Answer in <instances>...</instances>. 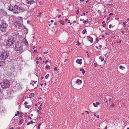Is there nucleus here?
<instances>
[{
  "label": "nucleus",
  "instance_id": "obj_1",
  "mask_svg": "<svg viewBox=\"0 0 129 129\" xmlns=\"http://www.w3.org/2000/svg\"><path fill=\"white\" fill-rule=\"evenodd\" d=\"M23 44V43L21 42L18 41L16 42L15 44V50L16 51H20L21 52H23L22 49Z\"/></svg>",
  "mask_w": 129,
  "mask_h": 129
},
{
  "label": "nucleus",
  "instance_id": "obj_2",
  "mask_svg": "<svg viewBox=\"0 0 129 129\" xmlns=\"http://www.w3.org/2000/svg\"><path fill=\"white\" fill-rule=\"evenodd\" d=\"M16 39L12 36H10L8 37V40L6 42V45L7 46H11L15 42Z\"/></svg>",
  "mask_w": 129,
  "mask_h": 129
},
{
  "label": "nucleus",
  "instance_id": "obj_3",
  "mask_svg": "<svg viewBox=\"0 0 129 129\" xmlns=\"http://www.w3.org/2000/svg\"><path fill=\"white\" fill-rule=\"evenodd\" d=\"M0 58L2 60H4L8 57L9 55V51H2L0 53Z\"/></svg>",
  "mask_w": 129,
  "mask_h": 129
},
{
  "label": "nucleus",
  "instance_id": "obj_4",
  "mask_svg": "<svg viewBox=\"0 0 129 129\" xmlns=\"http://www.w3.org/2000/svg\"><path fill=\"white\" fill-rule=\"evenodd\" d=\"M0 84L2 88L4 89L6 88L7 87H9L10 86V82L6 80H4Z\"/></svg>",
  "mask_w": 129,
  "mask_h": 129
},
{
  "label": "nucleus",
  "instance_id": "obj_5",
  "mask_svg": "<svg viewBox=\"0 0 129 129\" xmlns=\"http://www.w3.org/2000/svg\"><path fill=\"white\" fill-rule=\"evenodd\" d=\"M7 26L8 24L6 23V21L3 20H2L1 23V24L0 29L2 31H4Z\"/></svg>",
  "mask_w": 129,
  "mask_h": 129
},
{
  "label": "nucleus",
  "instance_id": "obj_6",
  "mask_svg": "<svg viewBox=\"0 0 129 129\" xmlns=\"http://www.w3.org/2000/svg\"><path fill=\"white\" fill-rule=\"evenodd\" d=\"M14 24L15 27H18L19 29H21L22 27L21 23L19 22L18 21H16L14 23Z\"/></svg>",
  "mask_w": 129,
  "mask_h": 129
},
{
  "label": "nucleus",
  "instance_id": "obj_7",
  "mask_svg": "<svg viewBox=\"0 0 129 129\" xmlns=\"http://www.w3.org/2000/svg\"><path fill=\"white\" fill-rule=\"evenodd\" d=\"M8 9L9 11H14L15 9L14 7L12 5H9L8 7Z\"/></svg>",
  "mask_w": 129,
  "mask_h": 129
},
{
  "label": "nucleus",
  "instance_id": "obj_8",
  "mask_svg": "<svg viewBox=\"0 0 129 129\" xmlns=\"http://www.w3.org/2000/svg\"><path fill=\"white\" fill-rule=\"evenodd\" d=\"M26 1V2L27 4L30 5H31L34 3V2L33 0H25Z\"/></svg>",
  "mask_w": 129,
  "mask_h": 129
},
{
  "label": "nucleus",
  "instance_id": "obj_9",
  "mask_svg": "<svg viewBox=\"0 0 129 129\" xmlns=\"http://www.w3.org/2000/svg\"><path fill=\"white\" fill-rule=\"evenodd\" d=\"M25 9L23 8L22 7H19L18 11H20V12H23L25 11Z\"/></svg>",
  "mask_w": 129,
  "mask_h": 129
},
{
  "label": "nucleus",
  "instance_id": "obj_10",
  "mask_svg": "<svg viewBox=\"0 0 129 129\" xmlns=\"http://www.w3.org/2000/svg\"><path fill=\"white\" fill-rule=\"evenodd\" d=\"M88 40L90 42L92 43L93 42V39L92 37H90L89 36H87V37Z\"/></svg>",
  "mask_w": 129,
  "mask_h": 129
},
{
  "label": "nucleus",
  "instance_id": "obj_11",
  "mask_svg": "<svg viewBox=\"0 0 129 129\" xmlns=\"http://www.w3.org/2000/svg\"><path fill=\"white\" fill-rule=\"evenodd\" d=\"M0 11H1L2 13L3 14L6 15L7 14V12L6 11H5L3 9H0Z\"/></svg>",
  "mask_w": 129,
  "mask_h": 129
},
{
  "label": "nucleus",
  "instance_id": "obj_12",
  "mask_svg": "<svg viewBox=\"0 0 129 129\" xmlns=\"http://www.w3.org/2000/svg\"><path fill=\"white\" fill-rule=\"evenodd\" d=\"M82 59H77L76 61V62L78 64H81L82 63Z\"/></svg>",
  "mask_w": 129,
  "mask_h": 129
},
{
  "label": "nucleus",
  "instance_id": "obj_13",
  "mask_svg": "<svg viewBox=\"0 0 129 129\" xmlns=\"http://www.w3.org/2000/svg\"><path fill=\"white\" fill-rule=\"evenodd\" d=\"M23 119H21L19 121V125H21L22 122H23Z\"/></svg>",
  "mask_w": 129,
  "mask_h": 129
},
{
  "label": "nucleus",
  "instance_id": "obj_14",
  "mask_svg": "<svg viewBox=\"0 0 129 129\" xmlns=\"http://www.w3.org/2000/svg\"><path fill=\"white\" fill-rule=\"evenodd\" d=\"M5 63L3 61H0V67L2 66L3 65H4V64Z\"/></svg>",
  "mask_w": 129,
  "mask_h": 129
},
{
  "label": "nucleus",
  "instance_id": "obj_15",
  "mask_svg": "<svg viewBox=\"0 0 129 129\" xmlns=\"http://www.w3.org/2000/svg\"><path fill=\"white\" fill-rule=\"evenodd\" d=\"M19 6H17L16 5H15L14 6V8L15 9H17L18 10L19 8Z\"/></svg>",
  "mask_w": 129,
  "mask_h": 129
},
{
  "label": "nucleus",
  "instance_id": "obj_16",
  "mask_svg": "<svg viewBox=\"0 0 129 129\" xmlns=\"http://www.w3.org/2000/svg\"><path fill=\"white\" fill-rule=\"evenodd\" d=\"M79 82H80V83H81L82 82V81L81 80H80L79 79H78L76 81V83H78Z\"/></svg>",
  "mask_w": 129,
  "mask_h": 129
},
{
  "label": "nucleus",
  "instance_id": "obj_17",
  "mask_svg": "<svg viewBox=\"0 0 129 129\" xmlns=\"http://www.w3.org/2000/svg\"><path fill=\"white\" fill-rule=\"evenodd\" d=\"M80 71L82 72V74H84L85 73V71L84 70V69H83L81 68L80 69Z\"/></svg>",
  "mask_w": 129,
  "mask_h": 129
},
{
  "label": "nucleus",
  "instance_id": "obj_18",
  "mask_svg": "<svg viewBox=\"0 0 129 129\" xmlns=\"http://www.w3.org/2000/svg\"><path fill=\"white\" fill-rule=\"evenodd\" d=\"M18 19H19L20 20H21L22 22L23 21V18L21 16H18Z\"/></svg>",
  "mask_w": 129,
  "mask_h": 129
},
{
  "label": "nucleus",
  "instance_id": "obj_19",
  "mask_svg": "<svg viewBox=\"0 0 129 129\" xmlns=\"http://www.w3.org/2000/svg\"><path fill=\"white\" fill-rule=\"evenodd\" d=\"M30 98H32L34 96V94L33 93H31L29 95Z\"/></svg>",
  "mask_w": 129,
  "mask_h": 129
},
{
  "label": "nucleus",
  "instance_id": "obj_20",
  "mask_svg": "<svg viewBox=\"0 0 129 129\" xmlns=\"http://www.w3.org/2000/svg\"><path fill=\"white\" fill-rule=\"evenodd\" d=\"M10 70H11L14 72L15 70V68L13 67L11 68L10 69Z\"/></svg>",
  "mask_w": 129,
  "mask_h": 129
},
{
  "label": "nucleus",
  "instance_id": "obj_21",
  "mask_svg": "<svg viewBox=\"0 0 129 129\" xmlns=\"http://www.w3.org/2000/svg\"><path fill=\"white\" fill-rule=\"evenodd\" d=\"M99 59L101 60V61H103L104 60V58L101 56H100Z\"/></svg>",
  "mask_w": 129,
  "mask_h": 129
},
{
  "label": "nucleus",
  "instance_id": "obj_22",
  "mask_svg": "<svg viewBox=\"0 0 129 129\" xmlns=\"http://www.w3.org/2000/svg\"><path fill=\"white\" fill-rule=\"evenodd\" d=\"M23 28L24 29H25V30L26 31V32H28V29L27 28H26V27L25 26H24V27Z\"/></svg>",
  "mask_w": 129,
  "mask_h": 129
},
{
  "label": "nucleus",
  "instance_id": "obj_23",
  "mask_svg": "<svg viewBox=\"0 0 129 129\" xmlns=\"http://www.w3.org/2000/svg\"><path fill=\"white\" fill-rule=\"evenodd\" d=\"M59 22L62 25H63L64 24V21L62 20H60Z\"/></svg>",
  "mask_w": 129,
  "mask_h": 129
},
{
  "label": "nucleus",
  "instance_id": "obj_24",
  "mask_svg": "<svg viewBox=\"0 0 129 129\" xmlns=\"http://www.w3.org/2000/svg\"><path fill=\"white\" fill-rule=\"evenodd\" d=\"M119 68L120 69H122V70H123V69H125V68L124 67H123V66H119Z\"/></svg>",
  "mask_w": 129,
  "mask_h": 129
},
{
  "label": "nucleus",
  "instance_id": "obj_25",
  "mask_svg": "<svg viewBox=\"0 0 129 129\" xmlns=\"http://www.w3.org/2000/svg\"><path fill=\"white\" fill-rule=\"evenodd\" d=\"M25 44L26 46H27V45H28L27 41L26 40H25Z\"/></svg>",
  "mask_w": 129,
  "mask_h": 129
},
{
  "label": "nucleus",
  "instance_id": "obj_26",
  "mask_svg": "<svg viewBox=\"0 0 129 129\" xmlns=\"http://www.w3.org/2000/svg\"><path fill=\"white\" fill-rule=\"evenodd\" d=\"M13 13V14L14 13V14H18L19 13V12H16V11H15V12H14Z\"/></svg>",
  "mask_w": 129,
  "mask_h": 129
},
{
  "label": "nucleus",
  "instance_id": "obj_27",
  "mask_svg": "<svg viewBox=\"0 0 129 129\" xmlns=\"http://www.w3.org/2000/svg\"><path fill=\"white\" fill-rule=\"evenodd\" d=\"M97 63H95L94 64V66L95 67H96L97 65Z\"/></svg>",
  "mask_w": 129,
  "mask_h": 129
},
{
  "label": "nucleus",
  "instance_id": "obj_28",
  "mask_svg": "<svg viewBox=\"0 0 129 129\" xmlns=\"http://www.w3.org/2000/svg\"><path fill=\"white\" fill-rule=\"evenodd\" d=\"M77 43L78 45H80L81 44V43H79L78 41L77 42Z\"/></svg>",
  "mask_w": 129,
  "mask_h": 129
},
{
  "label": "nucleus",
  "instance_id": "obj_29",
  "mask_svg": "<svg viewBox=\"0 0 129 129\" xmlns=\"http://www.w3.org/2000/svg\"><path fill=\"white\" fill-rule=\"evenodd\" d=\"M86 29L85 28L84 30H83V31L82 32H86Z\"/></svg>",
  "mask_w": 129,
  "mask_h": 129
},
{
  "label": "nucleus",
  "instance_id": "obj_30",
  "mask_svg": "<svg viewBox=\"0 0 129 129\" xmlns=\"http://www.w3.org/2000/svg\"><path fill=\"white\" fill-rule=\"evenodd\" d=\"M49 68V66L48 65L46 66V68L47 69Z\"/></svg>",
  "mask_w": 129,
  "mask_h": 129
},
{
  "label": "nucleus",
  "instance_id": "obj_31",
  "mask_svg": "<svg viewBox=\"0 0 129 129\" xmlns=\"http://www.w3.org/2000/svg\"><path fill=\"white\" fill-rule=\"evenodd\" d=\"M79 9H78L77 10V12H76V14H79Z\"/></svg>",
  "mask_w": 129,
  "mask_h": 129
},
{
  "label": "nucleus",
  "instance_id": "obj_32",
  "mask_svg": "<svg viewBox=\"0 0 129 129\" xmlns=\"http://www.w3.org/2000/svg\"><path fill=\"white\" fill-rule=\"evenodd\" d=\"M37 50H34L33 52L35 53H37Z\"/></svg>",
  "mask_w": 129,
  "mask_h": 129
},
{
  "label": "nucleus",
  "instance_id": "obj_33",
  "mask_svg": "<svg viewBox=\"0 0 129 129\" xmlns=\"http://www.w3.org/2000/svg\"><path fill=\"white\" fill-rule=\"evenodd\" d=\"M111 106L113 107H114L115 106L114 104L113 103H112L111 104Z\"/></svg>",
  "mask_w": 129,
  "mask_h": 129
},
{
  "label": "nucleus",
  "instance_id": "obj_34",
  "mask_svg": "<svg viewBox=\"0 0 129 129\" xmlns=\"http://www.w3.org/2000/svg\"><path fill=\"white\" fill-rule=\"evenodd\" d=\"M114 15V14L112 13H111L109 14V16H110L111 15Z\"/></svg>",
  "mask_w": 129,
  "mask_h": 129
},
{
  "label": "nucleus",
  "instance_id": "obj_35",
  "mask_svg": "<svg viewBox=\"0 0 129 129\" xmlns=\"http://www.w3.org/2000/svg\"><path fill=\"white\" fill-rule=\"evenodd\" d=\"M96 40L97 41V43L99 41V40L98 39V38H96Z\"/></svg>",
  "mask_w": 129,
  "mask_h": 129
},
{
  "label": "nucleus",
  "instance_id": "obj_36",
  "mask_svg": "<svg viewBox=\"0 0 129 129\" xmlns=\"http://www.w3.org/2000/svg\"><path fill=\"white\" fill-rule=\"evenodd\" d=\"M93 105L95 107H97L96 105H95L94 103H93Z\"/></svg>",
  "mask_w": 129,
  "mask_h": 129
},
{
  "label": "nucleus",
  "instance_id": "obj_37",
  "mask_svg": "<svg viewBox=\"0 0 129 129\" xmlns=\"http://www.w3.org/2000/svg\"><path fill=\"white\" fill-rule=\"evenodd\" d=\"M30 123L32 124L33 123H35V122H33L32 120H31L30 121Z\"/></svg>",
  "mask_w": 129,
  "mask_h": 129
},
{
  "label": "nucleus",
  "instance_id": "obj_38",
  "mask_svg": "<svg viewBox=\"0 0 129 129\" xmlns=\"http://www.w3.org/2000/svg\"><path fill=\"white\" fill-rule=\"evenodd\" d=\"M57 68L56 67H55L54 68V69L55 71H56L57 70Z\"/></svg>",
  "mask_w": 129,
  "mask_h": 129
},
{
  "label": "nucleus",
  "instance_id": "obj_39",
  "mask_svg": "<svg viewBox=\"0 0 129 129\" xmlns=\"http://www.w3.org/2000/svg\"><path fill=\"white\" fill-rule=\"evenodd\" d=\"M28 103H27V102H25L24 103V105H27V104Z\"/></svg>",
  "mask_w": 129,
  "mask_h": 129
},
{
  "label": "nucleus",
  "instance_id": "obj_40",
  "mask_svg": "<svg viewBox=\"0 0 129 129\" xmlns=\"http://www.w3.org/2000/svg\"><path fill=\"white\" fill-rule=\"evenodd\" d=\"M39 4H40V5H41L42 4V2L41 1L39 2Z\"/></svg>",
  "mask_w": 129,
  "mask_h": 129
},
{
  "label": "nucleus",
  "instance_id": "obj_41",
  "mask_svg": "<svg viewBox=\"0 0 129 129\" xmlns=\"http://www.w3.org/2000/svg\"><path fill=\"white\" fill-rule=\"evenodd\" d=\"M102 37L104 39H105L106 38L105 36L104 35H102Z\"/></svg>",
  "mask_w": 129,
  "mask_h": 129
},
{
  "label": "nucleus",
  "instance_id": "obj_42",
  "mask_svg": "<svg viewBox=\"0 0 129 129\" xmlns=\"http://www.w3.org/2000/svg\"><path fill=\"white\" fill-rule=\"evenodd\" d=\"M96 105H99L100 103L98 102H97L96 103Z\"/></svg>",
  "mask_w": 129,
  "mask_h": 129
},
{
  "label": "nucleus",
  "instance_id": "obj_43",
  "mask_svg": "<svg viewBox=\"0 0 129 129\" xmlns=\"http://www.w3.org/2000/svg\"><path fill=\"white\" fill-rule=\"evenodd\" d=\"M83 22L85 24L86 23V22H87V21L86 20H84V21H83Z\"/></svg>",
  "mask_w": 129,
  "mask_h": 129
},
{
  "label": "nucleus",
  "instance_id": "obj_44",
  "mask_svg": "<svg viewBox=\"0 0 129 129\" xmlns=\"http://www.w3.org/2000/svg\"><path fill=\"white\" fill-rule=\"evenodd\" d=\"M108 5H109L110 6H112L113 5V4H108Z\"/></svg>",
  "mask_w": 129,
  "mask_h": 129
},
{
  "label": "nucleus",
  "instance_id": "obj_45",
  "mask_svg": "<svg viewBox=\"0 0 129 129\" xmlns=\"http://www.w3.org/2000/svg\"><path fill=\"white\" fill-rule=\"evenodd\" d=\"M106 24H103V27H105L106 26Z\"/></svg>",
  "mask_w": 129,
  "mask_h": 129
},
{
  "label": "nucleus",
  "instance_id": "obj_46",
  "mask_svg": "<svg viewBox=\"0 0 129 129\" xmlns=\"http://www.w3.org/2000/svg\"><path fill=\"white\" fill-rule=\"evenodd\" d=\"M123 24L124 25V27H125V25L126 24V23L125 22H124L123 23Z\"/></svg>",
  "mask_w": 129,
  "mask_h": 129
},
{
  "label": "nucleus",
  "instance_id": "obj_47",
  "mask_svg": "<svg viewBox=\"0 0 129 129\" xmlns=\"http://www.w3.org/2000/svg\"><path fill=\"white\" fill-rule=\"evenodd\" d=\"M28 118H30V119H32V118H31L30 117V115H29L28 116Z\"/></svg>",
  "mask_w": 129,
  "mask_h": 129
},
{
  "label": "nucleus",
  "instance_id": "obj_48",
  "mask_svg": "<svg viewBox=\"0 0 129 129\" xmlns=\"http://www.w3.org/2000/svg\"><path fill=\"white\" fill-rule=\"evenodd\" d=\"M48 60H46L45 62V64H46L47 63V62H48Z\"/></svg>",
  "mask_w": 129,
  "mask_h": 129
},
{
  "label": "nucleus",
  "instance_id": "obj_49",
  "mask_svg": "<svg viewBox=\"0 0 129 129\" xmlns=\"http://www.w3.org/2000/svg\"><path fill=\"white\" fill-rule=\"evenodd\" d=\"M19 113H20V112L19 111H17V114L18 115L19 114Z\"/></svg>",
  "mask_w": 129,
  "mask_h": 129
},
{
  "label": "nucleus",
  "instance_id": "obj_50",
  "mask_svg": "<svg viewBox=\"0 0 129 129\" xmlns=\"http://www.w3.org/2000/svg\"><path fill=\"white\" fill-rule=\"evenodd\" d=\"M61 16V15H59L58 16V18H59Z\"/></svg>",
  "mask_w": 129,
  "mask_h": 129
},
{
  "label": "nucleus",
  "instance_id": "obj_51",
  "mask_svg": "<svg viewBox=\"0 0 129 129\" xmlns=\"http://www.w3.org/2000/svg\"><path fill=\"white\" fill-rule=\"evenodd\" d=\"M30 124V122H28L27 123V125H28Z\"/></svg>",
  "mask_w": 129,
  "mask_h": 129
},
{
  "label": "nucleus",
  "instance_id": "obj_52",
  "mask_svg": "<svg viewBox=\"0 0 129 129\" xmlns=\"http://www.w3.org/2000/svg\"><path fill=\"white\" fill-rule=\"evenodd\" d=\"M33 82H34V83L35 84V83H36L37 82V81H33Z\"/></svg>",
  "mask_w": 129,
  "mask_h": 129
},
{
  "label": "nucleus",
  "instance_id": "obj_53",
  "mask_svg": "<svg viewBox=\"0 0 129 129\" xmlns=\"http://www.w3.org/2000/svg\"><path fill=\"white\" fill-rule=\"evenodd\" d=\"M48 52V51H46L44 52V54H46Z\"/></svg>",
  "mask_w": 129,
  "mask_h": 129
},
{
  "label": "nucleus",
  "instance_id": "obj_54",
  "mask_svg": "<svg viewBox=\"0 0 129 129\" xmlns=\"http://www.w3.org/2000/svg\"><path fill=\"white\" fill-rule=\"evenodd\" d=\"M111 26H112V25L111 24H110L109 25V28H111Z\"/></svg>",
  "mask_w": 129,
  "mask_h": 129
},
{
  "label": "nucleus",
  "instance_id": "obj_55",
  "mask_svg": "<svg viewBox=\"0 0 129 129\" xmlns=\"http://www.w3.org/2000/svg\"><path fill=\"white\" fill-rule=\"evenodd\" d=\"M45 78L46 79H47L48 78V77L46 75L45 77Z\"/></svg>",
  "mask_w": 129,
  "mask_h": 129
},
{
  "label": "nucleus",
  "instance_id": "obj_56",
  "mask_svg": "<svg viewBox=\"0 0 129 129\" xmlns=\"http://www.w3.org/2000/svg\"><path fill=\"white\" fill-rule=\"evenodd\" d=\"M96 117L98 118H99V115H96Z\"/></svg>",
  "mask_w": 129,
  "mask_h": 129
},
{
  "label": "nucleus",
  "instance_id": "obj_57",
  "mask_svg": "<svg viewBox=\"0 0 129 129\" xmlns=\"http://www.w3.org/2000/svg\"><path fill=\"white\" fill-rule=\"evenodd\" d=\"M85 112H86L87 114H89V112L87 111H85Z\"/></svg>",
  "mask_w": 129,
  "mask_h": 129
},
{
  "label": "nucleus",
  "instance_id": "obj_58",
  "mask_svg": "<svg viewBox=\"0 0 129 129\" xmlns=\"http://www.w3.org/2000/svg\"><path fill=\"white\" fill-rule=\"evenodd\" d=\"M28 106L27 105H25V107L26 108H28Z\"/></svg>",
  "mask_w": 129,
  "mask_h": 129
},
{
  "label": "nucleus",
  "instance_id": "obj_59",
  "mask_svg": "<svg viewBox=\"0 0 129 129\" xmlns=\"http://www.w3.org/2000/svg\"><path fill=\"white\" fill-rule=\"evenodd\" d=\"M98 13H101V12L100 11V10H99L98 11Z\"/></svg>",
  "mask_w": 129,
  "mask_h": 129
},
{
  "label": "nucleus",
  "instance_id": "obj_60",
  "mask_svg": "<svg viewBox=\"0 0 129 129\" xmlns=\"http://www.w3.org/2000/svg\"><path fill=\"white\" fill-rule=\"evenodd\" d=\"M109 33H106V35H109Z\"/></svg>",
  "mask_w": 129,
  "mask_h": 129
},
{
  "label": "nucleus",
  "instance_id": "obj_61",
  "mask_svg": "<svg viewBox=\"0 0 129 129\" xmlns=\"http://www.w3.org/2000/svg\"><path fill=\"white\" fill-rule=\"evenodd\" d=\"M94 115L95 116H96V113H94Z\"/></svg>",
  "mask_w": 129,
  "mask_h": 129
},
{
  "label": "nucleus",
  "instance_id": "obj_62",
  "mask_svg": "<svg viewBox=\"0 0 129 129\" xmlns=\"http://www.w3.org/2000/svg\"><path fill=\"white\" fill-rule=\"evenodd\" d=\"M37 128L38 129H40V126H38L37 127Z\"/></svg>",
  "mask_w": 129,
  "mask_h": 129
},
{
  "label": "nucleus",
  "instance_id": "obj_63",
  "mask_svg": "<svg viewBox=\"0 0 129 129\" xmlns=\"http://www.w3.org/2000/svg\"><path fill=\"white\" fill-rule=\"evenodd\" d=\"M68 61V60L67 59H65V60H64V62H66V61Z\"/></svg>",
  "mask_w": 129,
  "mask_h": 129
},
{
  "label": "nucleus",
  "instance_id": "obj_64",
  "mask_svg": "<svg viewBox=\"0 0 129 129\" xmlns=\"http://www.w3.org/2000/svg\"><path fill=\"white\" fill-rule=\"evenodd\" d=\"M107 126H105V129H107Z\"/></svg>",
  "mask_w": 129,
  "mask_h": 129
}]
</instances>
